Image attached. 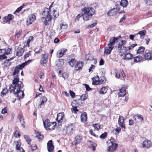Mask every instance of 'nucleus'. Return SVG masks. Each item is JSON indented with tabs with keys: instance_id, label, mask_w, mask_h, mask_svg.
<instances>
[{
	"instance_id": "nucleus-12",
	"label": "nucleus",
	"mask_w": 152,
	"mask_h": 152,
	"mask_svg": "<svg viewBox=\"0 0 152 152\" xmlns=\"http://www.w3.org/2000/svg\"><path fill=\"white\" fill-rule=\"evenodd\" d=\"M118 122L120 126L122 128L125 129V124L124 123V119L123 116L120 115L119 116Z\"/></svg>"
},
{
	"instance_id": "nucleus-10",
	"label": "nucleus",
	"mask_w": 152,
	"mask_h": 152,
	"mask_svg": "<svg viewBox=\"0 0 152 152\" xmlns=\"http://www.w3.org/2000/svg\"><path fill=\"white\" fill-rule=\"evenodd\" d=\"M142 145L143 148L148 149L152 146V144L150 141L146 139L142 142Z\"/></svg>"
},
{
	"instance_id": "nucleus-20",
	"label": "nucleus",
	"mask_w": 152,
	"mask_h": 152,
	"mask_svg": "<svg viewBox=\"0 0 152 152\" xmlns=\"http://www.w3.org/2000/svg\"><path fill=\"white\" fill-rule=\"evenodd\" d=\"M108 47H105L104 48V54L109 55L110 53L113 48L110 46H108Z\"/></svg>"
},
{
	"instance_id": "nucleus-24",
	"label": "nucleus",
	"mask_w": 152,
	"mask_h": 152,
	"mask_svg": "<svg viewBox=\"0 0 152 152\" xmlns=\"http://www.w3.org/2000/svg\"><path fill=\"white\" fill-rule=\"evenodd\" d=\"M81 120L82 122L85 123L87 120V114L86 113L84 112L83 113L81 116Z\"/></svg>"
},
{
	"instance_id": "nucleus-30",
	"label": "nucleus",
	"mask_w": 152,
	"mask_h": 152,
	"mask_svg": "<svg viewBox=\"0 0 152 152\" xmlns=\"http://www.w3.org/2000/svg\"><path fill=\"white\" fill-rule=\"evenodd\" d=\"M56 125V124L55 122L51 123V124H50V125H49V126H48V128H47L46 130H53L54 129Z\"/></svg>"
},
{
	"instance_id": "nucleus-62",
	"label": "nucleus",
	"mask_w": 152,
	"mask_h": 152,
	"mask_svg": "<svg viewBox=\"0 0 152 152\" xmlns=\"http://www.w3.org/2000/svg\"><path fill=\"white\" fill-rule=\"evenodd\" d=\"M6 113H7V109L6 107H5L2 110L1 113L3 114Z\"/></svg>"
},
{
	"instance_id": "nucleus-1",
	"label": "nucleus",
	"mask_w": 152,
	"mask_h": 152,
	"mask_svg": "<svg viewBox=\"0 0 152 152\" xmlns=\"http://www.w3.org/2000/svg\"><path fill=\"white\" fill-rule=\"evenodd\" d=\"M23 87L22 82L19 81V77H16L12 80V83L9 88V91L10 93L16 94L18 98L20 100L22 99L24 96L23 91L21 90Z\"/></svg>"
},
{
	"instance_id": "nucleus-34",
	"label": "nucleus",
	"mask_w": 152,
	"mask_h": 152,
	"mask_svg": "<svg viewBox=\"0 0 152 152\" xmlns=\"http://www.w3.org/2000/svg\"><path fill=\"white\" fill-rule=\"evenodd\" d=\"M145 50V48L141 46L138 49L137 51V54H142Z\"/></svg>"
},
{
	"instance_id": "nucleus-21",
	"label": "nucleus",
	"mask_w": 152,
	"mask_h": 152,
	"mask_svg": "<svg viewBox=\"0 0 152 152\" xmlns=\"http://www.w3.org/2000/svg\"><path fill=\"white\" fill-rule=\"evenodd\" d=\"M146 33V31L144 30L140 31L137 34H134V35L135 36H137V35L139 34L140 35V39H143L144 38Z\"/></svg>"
},
{
	"instance_id": "nucleus-19",
	"label": "nucleus",
	"mask_w": 152,
	"mask_h": 152,
	"mask_svg": "<svg viewBox=\"0 0 152 152\" xmlns=\"http://www.w3.org/2000/svg\"><path fill=\"white\" fill-rule=\"evenodd\" d=\"M6 50L4 49L0 50V59L3 60L7 58L5 53Z\"/></svg>"
},
{
	"instance_id": "nucleus-18",
	"label": "nucleus",
	"mask_w": 152,
	"mask_h": 152,
	"mask_svg": "<svg viewBox=\"0 0 152 152\" xmlns=\"http://www.w3.org/2000/svg\"><path fill=\"white\" fill-rule=\"evenodd\" d=\"M133 119L136 123H137L138 122V121H137V119H138L139 121L141 122L143 120L142 116L141 115L139 114L134 115L133 116Z\"/></svg>"
},
{
	"instance_id": "nucleus-8",
	"label": "nucleus",
	"mask_w": 152,
	"mask_h": 152,
	"mask_svg": "<svg viewBox=\"0 0 152 152\" xmlns=\"http://www.w3.org/2000/svg\"><path fill=\"white\" fill-rule=\"evenodd\" d=\"M48 55L47 53H45L42 55L40 61V63L42 66L45 67V64H47L48 61Z\"/></svg>"
},
{
	"instance_id": "nucleus-58",
	"label": "nucleus",
	"mask_w": 152,
	"mask_h": 152,
	"mask_svg": "<svg viewBox=\"0 0 152 152\" xmlns=\"http://www.w3.org/2000/svg\"><path fill=\"white\" fill-rule=\"evenodd\" d=\"M91 145L93 148V150L94 151L95 150V148L97 146V144L94 142H92Z\"/></svg>"
},
{
	"instance_id": "nucleus-51",
	"label": "nucleus",
	"mask_w": 152,
	"mask_h": 152,
	"mask_svg": "<svg viewBox=\"0 0 152 152\" xmlns=\"http://www.w3.org/2000/svg\"><path fill=\"white\" fill-rule=\"evenodd\" d=\"M93 126L95 129L97 130H98L100 128V125L98 124H95L93 125Z\"/></svg>"
},
{
	"instance_id": "nucleus-42",
	"label": "nucleus",
	"mask_w": 152,
	"mask_h": 152,
	"mask_svg": "<svg viewBox=\"0 0 152 152\" xmlns=\"http://www.w3.org/2000/svg\"><path fill=\"white\" fill-rule=\"evenodd\" d=\"M24 138L28 145H30L31 140L29 136L27 135L24 136Z\"/></svg>"
},
{
	"instance_id": "nucleus-48",
	"label": "nucleus",
	"mask_w": 152,
	"mask_h": 152,
	"mask_svg": "<svg viewBox=\"0 0 152 152\" xmlns=\"http://www.w3.org/2000/svg\"><path fill=\"white\" fill-rule=\"evenodd\" d=\"M97 24V21L96 20H94V22L91 25H89L88 26V28H91L94 27Z\"/></svg>"
},
{
	"instance_id": "nucleus-16",
	"label": "nucleus",
	"mask_w": 152,
	"mask_h": 152,
	"mask_svg": "<svg viewBox=\"0 0 152 152\" xmlns=\"http://www.w3.org/2000/svg\"><path fill=\"white\" fill-rule=\"evenodd\" d=\"M118 39V37H113L111 38L109 41V43L108 44V46H110L113 48L115 42H117Z\"/></svg>"
},
{
	"instance_id": "nucleus-54",
	"label": "nucleus",
	"mask_w": 152,
	"mask_h": 152,
	"mask_svg": "<svg viewBox=\"0 0 152 152\" xmlns=\"http://www.w3.org/2000/svg\"><path fill=\"white\" fill-rule=\"evenodd\" d=\"M67 27L68 25L66 24L64 25L62 24L61 25V29H66L67 28Z\"/></svg>"
},
{
	"instance_id": "nucleus-49",
	"label": "nucleus",
	"mask_w": 152,
	"mask_h": 152,
	"mask_svg": "<svg viewBox=\"0 0 152 152\" xmlns=\"http://www.w3.org/2000/svg\"><path fill=\"white\" fill-rule=\"evenodd\" d=\"M36 137L38 139H42L43 137L42 135L39 132H37L36 133Z\"/></svg>"
},
{
	"instance_id": "nucleus-11",
	"label": "nucleus",
	"mask_w": 152,
	"mask_h": 152,
	"mask_svg": "<svg viewBox=\"0 0 152 152\" xmlns=\"http://www.w3.org/2000/svg\"><path fill=\"white\" fill-rule=\"evenodd\" d=\"M118 146L117 144H112L109 146L107 150V152H113L115 151Z\"/></svg>"
},
{
	"instance_id": "nucleus-4",
	"label": "nucleus",
	"mask_w": 152,
	"mask_h": 152,
	"mask_svg": "<svg viewBox=\"0 0 152 152\" xmlns=\"http://www.w3.org/2000/svg\"><path fill=\"white\" fill-rule=\"evenodd\" d=\"M74 127L73 124H68L64 128L63 132L69 135H71L73 132Z\"/></svg>"
},
{
	"instance_id": "nucleus-22",
	"label": "nucleus",
	"mask_w": 152,
	"mask_h": 152,
	"mask_svg": "<svg viewBox=\"0 0 152 152\" xmlns=\"http://www.w3.org/2000/svg\"><path fill=\"white\" fill-rule=\"evenodd\" d=\"M64 118V113H59L57 115L56 120L58 122H60L62 121Z\"/></svg>"
},
{
	"instance_id": "nucleus-25",
	"label": "nucleus",
	"mask_w": 152,
	"mask_h": 152,
	"mask_svg": "<svg viewBox=\"0 0 152 152\" xmlns=\"http://www.w3.org/2000/svg\"><path fill=\"white\" fill-rule=\"evenodd\" d=\"M120 91L118 93V96H124L126 94V89L125 87L122 88L120 90Z\"/></svg>"
},
{
	"instance_id": "nucleus-55",
	"label": "nucleus",
	"mask_w": 152,
	"mask_h": 152,
	"mask_svg": "<svg viewBox=\"0 0 152 152\" xmlns=\"http://www.w3.org/2000/svg\"><path fill=\"white\" fill-rule=\"evenodd\" d=\"M31 52V51H29L28 52H27L26 53L24 56V59H26L27 58L29 57Z\"/></svg>"
},
{
	"instance_id": "nucleus-17",
	"label": "nucleus",
	"mask_w": 152,
	"mask_h": 152,
	"mask_svg": "<svg viewBox=\"0 0 152 152\" xmlns=\"http://www.w3.org/2000/svg\"><path fill=\"white\" fill-rule=\"evenodd\" d=\"M47 148L49 152H52L54 149V146L53 144V141L50 140L48 141L47 144Z\"/></svg>"
},
{
	"instance_id": "nucleus-36",
	"label": "nucleus",
	"mask_w": 152,
	"mask_h": 152,
	"mask_svg": "<svg viewBox=\"0 0 152 152\" xmlns=\"http://www.w3.org/2000/svg\"><path fill=\"white\" fill-rule=\"evenodd\" d=\"M50 124H51V123H50L49 122V121L48 119H46L43 122L44 126L46 129H47L48 126H49V125H50Z\"/></svg>"
},
{
	"instance_id": "nucleus-43",
	"label": "nucleus",
	"mask_w": 152,
	"mask_h": 152,
	"mask_svg": "<svg viewBox=\"0 0 152 152\" xmlns=\"http://www.w3.org/2000/svg\"><path fill=\"white\" fill-rule=\"evenodd\" d=\"M9 91V90H8V89L5 88L4 89H3L2 91L1 92V96H4Z\"/></svg>"
},
{
	"instance_id": "nucleus-7",
	"label": "nucleus",
	"mask_w": 152,
	"mask_h": 152,
	"mask_svg": "<svg viewBox=\"0 0 152 152\" xmlns=\"http://www.w3.org/2000/svg\"><path fill=\"white\" fill-rule=\"evenodd\" d=\"M93 83L92 84L95 85H99L100 84H102L106 81V79L105 77H102L99 78L98 76H97L96 79L94 78L93 79Z\"/></svg>"
},
{
	"instance_id": "nucleus-27",
	"label": "nucleus",
	"mask_w": 152,
	"mask_h": 152,
	"mask_svg": "<svg viewBox=\"0 0 152 152\" xmlns=\"http://www.w3.org/2000/svg\"><path fill=\"white\" fill-rule=\"evenodd\" d=\"M82 137L79 135L76 136L75 138V145H76L80 143L82 141Z\"/></svg>"
},
{
	"instance_id": "nucleus-38",
	"label": "nucleus",
	"mask_w": 152,
	"mask_h": 152,
	"mask_svg": "<svg viewBox=\"0 0 152 152\" xmlns=\"http://www.w3.org/2000/svg\"><path fill=\"white\" fill-rule=\"evenodd\" d=\"M24 52V51L23 49L22 48H21L19 49L17 52L16 55L19 57L21 56L23 54Z\"/></svg>"
},
{
	"instance_id": "nucleus-29",
	"label": "nucleus",
	"mask_w": 152,
	"mask_h": 152,
	"mask_svg": "<svg viewBox=\"0 0 152 152\" xmlns=\"http://www.w3.org/2000/svg\"><path fill=\"white\" fill-rule=\"evenodd\" d=\"M128 2L127 0H121L120 3V5L123 8H126L128 4Z\"/></svg>"
},
{
	"instance_id": "nucleus-32",
	"label": "nucleus",
	"mask_w": 152,
	"mask_h": 152,
	"mask_svg": "<svg viewBox=\"0 0 152 152\" xmlns=\"http://www.w3.org/2000/svg\"><path fill=\"white\" fill-rule=\"evenodd\" d=\"M18 118L19 119L21 123L22 126L23 127H25V122L24 121L23 118L20 114L18 115Z\"/></svg>"
},
{
	"instance_id": "nucleus-26",
	"label": "nucleus",
	"mask_w": 152,
	"mask_h": 152,
	"mask_svg": "<svg viewBox=\"0 0 152 152\" xmlns=\"http://www.w3.org/2000/svg\"><path fill=\"white\" fill-rule=\"evenodd\" d=\"M117 8H114L109 10L107 12V15L110 16L115 15L116 13Z\"/></svg>"
},
{
	"instance_id": "nucleus-33",
	"label": "nucleus",
	"mask_w": 152,
	"mask_h": 152,
	"mask_svg": "<svg viewBox=\"0 0 152 152\" xmlns=\"http://www.w3.org/2000/svg\"><path fill=\"white\" fill-rule=\"evenodd\" d=\"M47 101V98L45 96H43L42 98V101L41 103L39 105V107L40 108L41 107V106H44L45 103Z\"/></svg>"
},
{
	"instance_id": "nucleus-31",
	"label": "nucleus",
	"mask_w": 152,
	"mask_h": 152,
	"mask_svg": "<svg viewBox=\"0 0 152 152\" xmlns=\"http://www.w3.org/2000/svg\"><path fill=\"white\" fill-rule=\"evenodd\" d=\"M21 145V143L17 141V143L16 145V149L17 150H20V151H22V152H24L25 151L24 149L20 147Z\"/></svg>"
},
{
	"instance_id": "nucleus-59",
	"label": "nucleus",
	"mask_w": 152,
	"mask_h": 152,
	"mask_svg": "<svg viewBox=\"0 0 152 152\" xmlns=\"http://www.w3.org/2000/svg\"><path fill=\"white\" fill-rule=\"evenodd\" d=\"M5 49L6 50V52L5 53H6V55H8L10 53V52L11 50V49L10 48H8L7 49Z\"/></svg>"
},
{
	"instance_id": "nucleus-3",
	"label": "nucleus",
	"mask_w": 152,
	"mask_h": 152,
	"mask_svg": "<svg viewBox=\"0 0 152 152\" xmlns=\"http://www.w3.org/2000/svg\"><path fill=\"white\" fill-rule=\"evenodd\" d=\"M32 60H28L21 64L15 67L14 71L12 74V75L14 76L17 77L18 75H17L19 73V70L22 69L25 66L28 64L30 62H31Z\"/></svg>"
},
{
	"instance_id": "nucleus-57",
	"label": "nucleus",
	"mask_w": 152,
	"mask_h": 152,
	"mask_svg": "<svg viewBox=\"0 0 152 152\" xmlns=\"http://www.w3.org/2000/svg\"><path fill=\"white\" fill-rule=\"evenodd\" d=\"M84 85L86 91H89L91 90V88L89 87L88 85L85 84Z\"/></svg>"
},
{
	"instance_id": "nucleus-39",
	"label": "nucleus",
	"mask_w": 152,
	"mask_h": 152,
	"mask_svg": "<svg viewBox=\"0 0 152 152\" xmlns=\"http://www.w3.org/2000/svg\"><path fill=\"white\" fill-rule=\"evenodd\" d=\"M88 95L87 94H83L80 96V99L81 100L84 101L88 98Z\"/></svg>"
},
{
	"instance_id": "nucleus-35",
	"label": "nucleus",
	"mask_w": 152,
	"mask_h": 152,
	"mask_svg": "<svg viewBox=\"0 0 152 152\" xmlns=\"http://www.w3.org/2000/svg\"><path fill=\"white\" fill-rule=\"evenodd\" d=\"M107 90V87H102L100 89L99 92L100 94H103L106 93Z\"/></svg>"
},
{
	"instance_id": "nucleus-47",
	"label": "nucleus",
	"mask_w": 152,
	"mask_h": 152,
	"mask_svg": "<svg viewBox=\"0 0 152 152\" xmlns=\"http://www.w3.org/2000/svg\"><path fill=\"white\" fill-rule=\"evenodd\" d=\"M19 132H20L19 131H16L14 133V136L16 138L20 137V135Z\"/></svg>"
},
{
	"instance_id": "nucleus-28",
	"label": "nucleus",
	"mask_w": 152,
	"mask_h": 152,
	"mask_svg": "<svg viewBox=\"0 0 152 152\" xmlns=\"http://www.w3.org/2000/svg\"><path fill=\"white\" fill-rule=\"evenodd\" d=\"M144 58L146 59L152 58V51L146 53L144 55Z\"/></svg>"
},
{
	"instance_id": "nucleus-46",
	"label": "nucleus",
	"mask_w": 152,
	"mask_h": 152,
	"mask_svg": "<svg viewBox=\"0 0 152 152\" xmlns=\"http://www.w3.org/2000/svg\"><path fill=\"white\" fill-rule=\"evenodd\" d=\"M107 136V132H104V133L102 134L100 136L101 139H105Z\"/></svg>"
},
{
	"instance_id": "nucleus-60",
	"label": "nucleus",
	"mask_w": 152,
	"mask_h": 152,
	"mask_svg": "<svg viewBox=\"0 0 152 152\" xmlns=\"http://www.w3.org/2000/svg\"><path fill=\"white\" fill-rule=\"evenodd\" d=\"M69 93L70 94L72 97V98H74L75 96V93L73 91L71 90L70 91Z\"/></svg>"
},
{
	"instance_id": "nucleus-61",
	"label": "nucleus",
	"mask_w": 152,
	"mask_h": 152,
	"mask_svg": "<svg viewBox=\"0 0 152 152\" xmlns=\"http://www.w3.org/2000/svg\"><path fill=\"white\" fill-rule=\"evenodd\" d=\"M62 77L64 79H66L68 78V75L67 73H64L62 74Z\"/></svg>"
},
{
	"instance_id": "nucleus-14",
	"label": "nucleus",
	"mask_w": 152,
	"mask_h": 152,
	"mask_svg": "<svg viewBox=\"0 0 152 152\" xmlns=\"http://www.w3.org/2000/svg\"><path fill=\"white\" fill-rule=\"evenodd\" d=\"M14 18V16L12 14H8L7 16H5L3 19V23H7L8 22L11 21Z\"/></svg>"
},
{
	"instance_id": "nucleus-23",
	"label": "nucleus",
	"mask_w": 152,
	"mask_h": 152,
	"mask_svg": "<svg viewBox=\"0 0 152 152\" xmlns=\"http://www.w3.org/2000/svg\"><path fill=\"white\" fill-rule=\"evenodd\" d=\"M133 55L129 53H126L124 55V59L126 60H129L133 58Z\"/></svg>"
},
{
	"instance_id": "nucleus-37",
	"label": "nucleus",
	"mask_w": 152,
	"mask_h": 152,
	"mask_svg": "<svg viewBox=\"0 0 152 152\" xmlns=\"http://www.w3.org/2000/svg\"><path fill=\"white\" fill-rule=\"evenodd\" d=\"M77 61L74 59L72 58L70 61L69 62V64L72 67H75V65Z\"/></svg>"
},
{
	"instance_id": "nucleus-6",
	"label": "nucleus",
	"mask_w": 152,
	"mask_h": 152,
	"mask_svg": "<svg viewBox=\"0 0 152 152\" xmlns=\"http://www.w3.org/2000/svg\"><path fill=\"white\" fill-rule=\"evenodd\" d=\"M118 49V52L119 53V54L121 56L125 55L127 52V50L126 48L122 46L121 44H118V46L116 47Z\"/></svg>"
},
{
	"instance_id": "nucleus-40",
	"label": "nucleus",
	"mask_w": 152,
	"mask_h": 152,
	"mask_svg": "<svg viewBox=\"0 0 152 152\" xmlns=\"http://www.w3.org/2000/svg\"><path fill=\"white\" fill-rule=\"evenodd\" d=\"M142 59V56H137L136 57L134 58V62H140Z\"/></svg>"
},
{
	"instance_id": "nucleus-56",
	"label": "nucleus",
	"mask_w": 152,
	"mask_h": 152,
	"mask_svg": "<svg viewBox=\"0 0 152 152\" xmlns=\"http://www.w3.org/2000/svg\"><path fill=\"white\" fill-rule=\"evenodd\" d=\"M137 44H135L131 45L128 47L129 50H131V49H132L134 48L135 46H137Z\"/></svg>"
},
{
	"instance_id": "nucleus-13",
	"label": "nucleus",
	"mask_w": 152,
	"mask_h": 152,
	"mask_svg": "<svg viewBox=\"0 0 152 152\" xmlns=\"http://www.w3.org/2000/svg\"><path fill=\"white\" fill-rule=\"evenodd\" d=\"M36 19L35 16L32 14L29 15L27 19V24L30 25L34 22Z\"/></svg>"
},
{
	"instance_id": "nucleus-45",
	"label": "nucleus",
	"mask_w": 152,
	"mask_h": 152,
	"mask_svg": "<svg viewBox=\"0 0 152 152\" xmlns=\"http://www.w3.org/2000/svg\"><path fill=\"white\" fill-rule=\"evenodd\" d=\"M115 6L117 8V10H119V11H118V12L120 13H124L125 12L124 11V10L121 11H120V8L119 7L120 6L117 3H115Z\"/></svg>"
},
{
	"instance_id": "nucleus-50",
	"label": "nucleus",
	"mask_w": 152,
	"mask_h": 152,
	"mask_svg": "<svg viewBox=\"0 0 152 152\" xmlns=\"http://www.w3.org/2000/svg\"><path fill=\"white\" fill-rule=\"evenodd\" d=\"M64 55V54H63L62 51H59L57 54V56L59 58L61 57Z\"/></svg>"
},
{
	"instance_id": "nucleus-2",
	"label": "nucleus",
	"mask_w": 152,
	"mask_h": 152,
	"mask_svg": "<svg viewBox=\"0 0 152 152\" xmlns=\"http://www.w3.org/2000/svg\"><path fill=\"white\" fill-rule=\"evenodd\" d=\"M83 14L82 15L83 19L87 21L91 18V16L94 14L95 10L91 7H85L82 10Z\"/></svg>"
},
{
	"instance_id": "nucleus-15",
	"label": "nucleus",
	"mask_w": 152,
	"mask_h": 152,
	"mask_svg": "<svg viewBox=\"0 0 152 152\" xmlns=\"http://www.w3.org/2000/svg\"><path fill=\"white\" fill-rule=\"evenodd\" d=\"M83 66V63L81 61H77L75 66V69L76 71L82 69Z\"/></svg>"
},
{
	"instance_id": "nucleus-64",
	"label": "nucleus",
	"mask_w": 152,
	"mask_h": 152,
	"mask_svg": "<svg viewBox=\"0 0 152 152\" xmlns=\"http://www.w3.org/2000/svg\"><path fill=\"white\" fill-rule=\"evenodd\" d=\"M59 41L60 40L58 38H56L54 39V43H58Z\"/></svg>"
},
{
	"instance_id": "nucleus-52",
	"label": "nucleus",
	"mask_w": 152,
	"mask_h": 152,
	"mask_svg": "<svg viewBox=\"0 0 152 152\" xmlns=\"http://www.w3.org/2000/svg\"><path fill=\"white\" fill-rule=\"evenodd\" d=\"M24 6V4H23L22 6H20L18 8H17V10H16V12H19L21 10Z\"/></svg>"
},
{
	"instance_id": "nucleus-9",
	"label": "nucleus",
	"mask_w": 152,
	"mask_h": 152,
	"mask_svg": "<svg viewBox=\"0 0 152 152\" xmlns=\"http://www.w3.org/2000/svg\"><path fill=\"white\" fill-rule=\"evenodd\" d=\"M80 99H78V100H77V101H75L72 102V107L74 106L73 105L74 104H75L76 107H74L71 109L73 113L76 114L77 113V112L78 111V110L77 109V107L78 106L80 105Z\"/></svg>"
},
{
	"instance_id": "nucleus-53",
	"label": "nucleus",
	"mask_w": 152,
	"mask_h": 152,
	"mask_svg": "<svg viewBox=\"0 0 152 152\" xmlns=\"http://www.w3.org/2000/svg\"><path fill=\"white\" fill-rule=\"evenodd\" d=\"M116 27V26L115 25H113L107 28V29L108 31H111L113 29L115 28Z\"/></svg>"
},
{
	"instance_id": "nucleus-41",
	"label": "nucleus",
	"mask_w": 152,
	"mask_h": 152,
	"mask_svg": "<svg viewBox=\"0 0 152 152\" xmlns=\"http://www.w3.org/2000/svg\"><path fill=\"white\" fill-rule=\"evenodd\" d=\"M12 58H11L10 60H7L4 62V64L6 67H7L10 66L11 64V62L10 61V60L12 59Z\"/></svg>"
},
{
	"instance_id": "nucleus-5",
	"label": "nucleus",
	"mask_w": 152,
	"mask_h": 152,
	"mask_svg": "<svg viewBox=\"0 0 152 152\" xmlns=\"http://www.w3.org/2000/svg\"><path fill=\"white\" fill-rule=\"evenodd\" d=\"M50 12V10L49 9H47V10L44 11L42 13L43 16V18H45L44 24L46 26L48 25V22L50 21L51 20V17Z\"/></svg>"
},
{
	"instance_id": "nucleus-63",
	"label": "nucleus",
	"mask_w": 152,
	"mask_h": 152,
	"mask_svg": "<svg viewBox=\"0 0 152 152\" xmlns=\"http://www.w3.org/2000/svg\"><path fill=\"white\" fill-rule=\"evenodd\" d=\"M89 133L92 135L96 137V135L94 134L92 129L90 130Z\"/></svg>"
},
{
	"instance_id": "nucleus-44",
	"label": "nucleus",
	"mask_w": 152,
	"mask_h": 152,
	"mask_svg": "<svg viewBox=\"0 0 152 152\" xmlns=\"http://www.w3.org/2000/svg\"><path fill=\"white\" fill-rule=\"evenodd\" d=\"M22 30H20L18 31L17 33H16L15 37L16 38L18 39L20 37V36L22 34Z\"/></svg>"
}]
</instances>
